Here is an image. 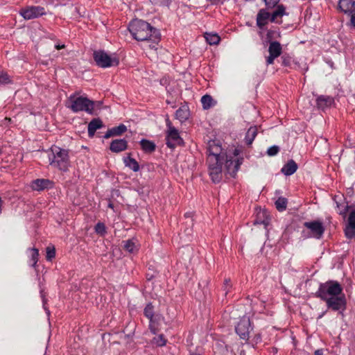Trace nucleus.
<instances>
[{"label": "nucleus", "instance_id": "f257e3e1", "mask_svg": "<svg viewBox=\"0 0 355 355\" xmlns=\"http://www.w3.org/2000/svg\"><path fill=\"white\" fill-rule=\"evenodd\" d=\"M226 153L224 152L219 141H209L207 146V159L209 174L215 183L219 182L223 178V164Z\"/></svg>", "mask_w": 355, "mask_h": 355}, {"label": "nucleus", "instance_id": "f03ea898", "mask_svg": "<svg viewBox=\"0 0 355 355\" xmlns=\"http://www.w3.org/2000/svg\"><path fill=\"white\" fill-rule=\"evenodd\" d=\"M128 29L137 41L153 40L154 43H156L160 38L159 33L156 28L141 19L132 21Z\"/></svg>", "mask_w": 355, "mask_h": 355}, {"label": "nucleus", "instance_id": "7ed1b4c3", "mask_svg": "<svg viewBox=\"0 0 355 355\" xmlns=\"http://www.w3.org/2000/svg\"><path fill=\"white\" fill-rule=\"evenodd\" d=\"M49 164L61 172H67L71 166L69 150L53 145L49 151Z\"/></svg>", "mask_w": 355, "mask_h": 355}, {"label": "nucleus", "instance_id": "20e7f679", "mask_svg": "<svg viewBox=\"0 0 355 355\" xmlns=\"http://www.w3.org/2000/svg\"><path fill=\"white\" fill-rule=\"evenodd\" d=\"M66 106L73 112L85 111L92 114L94 110V102L86 97L71 95L67 102Z\"/></svg>", "mask_w": 355, "mask_h": 355}, {"label": "nucleus", "instance_id": "39448f33", "mask_svg": "<svg viewBox=\"0 0 355 355\" xmlns=\"http://www.w3.org/2000/svg\"><path fill=\"white\" fill-rule=\"evenodd\" d=\"M285 14V7L283 5H278L277 9L271 15L264 9H261L257 16V25L262 28L267 24L270 17V21L274 22L277 17H282Z\"/></svg>", "mask_w": 355, "mask_h": 355}, {"label": "nucleus", "instance_id": "423d86ee", "mask_svg": "<svg viewBox=\"0 0 355 355\" xmlns=\"http://www.w3.org/2000/svg\"><path fill=\"white\" fill-rule=\"evenodd\" d=\"M343 288L337 282H327L322 284L317 292V295L322 300L327 299L329 297L340 295Z\"/></svg>", "mask_w": 355, "mask_h": 355}, {"label": "nucleus", "instance_id": "0eeeda50", "mask_svg": "<svg viewBox=\"0 0 355 355\" xmlns=\"http://www.w3.org/2000/svg\"><path fill=\"white\" fill-rule=\"evenodd\" d=\"M94 60L96 64L102 68L117 66L119 63V60L116 57H111L103 51H94Z\"/></svg>", "mask_w": 355, "mask_h": 355}, {"label": "nucleus", "instance_id": "6e6552de", "mask_svg": "<svg viewBox=\"0 0 355 355\" xmlns=\"http://www.w3.org/2000/svg\"><path fill=\"white\" fill-rule=\"evenodd\" d=\"M167 125L168 129L166 134V145L170 148H174L176 146L182 144L183 141L178 130L171 125L169 121H167Z\"/></svg>", "mask_w": 355, "mask_h": 355}, {"label": "nucleus", "instance_id": "1a4fd4ad", "mask_svg": "<svg viewBox=\"0 0 355 355\" xmlns=\"http://www.w3.org/2000/svg\"><path fill=\"white\" fill-rule=\"evenodd\" d=\"M304 226L309 230V236L310 237L320 239L324 232V227L322 223L318 220L305 222Z\"/></svg>", "mask_w": 355, "mask_h": 355}, {"label": "nucleus", "instance_id": "9d476101", "mask_svg": "<svg viewBox=\"0 0 355 355\" xmlns=\"http://www.w3.org/2000/svg\"><path fill=\"white\" fill-rule=\"evenodd\" d=\"M20 15L26 20H30L45 15L44 8L40 6H29L21 9Z\"/></svg>", "mask_w": 355, "mask_h": 355}, {"label": "nucleus", "instance_id": "9b49d317", "mask_svg": "<svg viewBox=\"0 0 355 355\" xmlns=\"http://www.w3.org/2000/svg\"><path fill=\"white\" fill-rule=\"evenodd\" d=\"M323 300L326 302L327 307L334 311L344 310L346 306V300L343 295L329 297Z\"/></svg>", "mask_w": 355, "mask_h": 355}, {"label": "nucleus", "instance_id": "f8f14e48", "mask_svg": "<svg viewBox=\"0 0 355 355\" xmlns=\"http://www.w3.org/2000/svg\"><path fill=\"white\" fill-rule=\"evenodd\" d=\"M269 55L266 58V64H272L274 60L278 58L282 53V47L279 42L273 41L270 42L268 46Z\"/></svg>", "mask_w": 355, "mask_h": 355}, {"label": "nucleus", "instance_id": "ddd939ff", "mask_svg": "<svg viewBox=\"0 0 355 355\" xmlns=\"http://www.w3.org/2000/svg\"><path fill=\"white\" fill-rule=\"evenodd\" d=\"M224 161H225V168L226 172L230 174V176L234 177L241 164V161L236 157H230L229 158L227 155L225 156Z\"/></svg>", "mask_w": 355, "mask_h": 355}, {"label": "nucleus", "instance_id": "4468645a", "mask_svg": "<svg viewBox=\"0 0 355 355\" xmlns=\"http://www.w3.org/2000/svg\"><path fill=\"white\" fill-rule=\"evenodd\" d=\"M250 328V319L247 317H243L236 327V331L241 338L247 340L249 338Z\"/></svg>", "mask_w": 355, "mask_h": 355}, {"label": "nucleus", "instance_id": "2eb2a0df", "mask_svg": "<svg viewBox=\"0 0 355 355\" xmlns=\"http://www.w3.org/2000/svg\"><path fill=\"white\" fill-rule=\"evenodd\" d=\"M338 8L343 13L351 15L355 12V0H339Z\"/></svg>", "mask_w": 355, "mask_h": 355}, {"label": "nucleus", "instance_id": "dca6fc26", "mask_svg": "<svg viewBox=\"0 0 355 355\" xmlns=\"http://www.w3.org/2000/svg\"><path fill=\"white\" fill-rule=\"evenodd\" d=\"M51 185L52 182L48 179H37L32 182L31 187L35 191H42Z\"/></svg>", "mask_w": 355, "mask_h": 355}, {"label": "nucleus", "instance_id": "f3484780", "mask_svg": "<svg viewBox=\"0 0 355 355\" xmlns=\"http://www.w3.org/2000/svg\"><path fill=\"white\" fill-rule=\"evenodd\" d=\"M128 144L125 139H115L110 144V150L114 153H120L127 149Z\"/></svg>", "mask_w": 355, "mask_h": 355}, {"label": "nucleus", "instance_id": "a211bd4d", "mask_svg": "<svg viewBox=\"0 0 355 355\" xmlns=\"http://www.w3.org/2000/svg\"><path fill=\"white\" fill-rule=\"evenodd\" d=\"M103 125L102 121L97 118L92 119L88 124V135L92 137L96 130L100 129Z\"/></svg>", "mask_w": 355, "mask_h": 355}, {"label": "nucleus", "instance_id": "6ab92c4d", "mask_svg": "<svg viewBox=\"0 0 355 355\" xmlns=\"http://www.w3.org/2000/svg\"><path fill=\"white\" fill-rule=\"evenodd\" d=\"M297 169V165L293 159L289 160L282 168V172L285 175L293 174Z\"/></svg>", "mask_w": 355, "mask_h": 355}, {"label": "nucleus", "instance_id": "aec40b11", "mask_svg": "<svg viewBox=\"0 0 355 355\" xmlns=\"http://www.w3.org/2000/svg\"><path fill=\"white\" fill-rule=\"evenodd\" d=\"M334 103V98L330 96H320L317 98V105L319 108L324 109Z\"/></svg>", "mask_w": 355, "mask_h": 355}, {"label": "nucleus", "instance_id": "412c9836", "mask_svg": "<svg viewBox=\"0 0 355 355\" xmlns=\"http://www.w3.org/2000/svg\"><path fill=\"white\" fill-rule=\"evenodd\" d=\"M258 132V129L257 126L250 127L245 135V141L246 144L251 145L254 138L256 137Z\"/></svg>", "mask_w": 355, "mask_h": 355}, {"label": "nucleus", "instance_id": "4be33fe9", "mask_svg": "<svg viewBox=\"0 0 355 355\" xmlns=\"http://www.w3.org/2000/svg\"><path fill=\"white\" fill-rule=\"evenodd\" d=\"M124 164L125 166L130 168L133 171L137 172L139 170V165L137 160L130 155L123 159Z\"/></svg>", "mask_w": 355, "mask_h": 355}, {"label": "nucleus", "instance_id": "5701e85b", "mask_svg": "<svg viewBox=\"0 0 355 355\" xmlns=\"http://www.w3.org/2000/svg\"><path fill=\"white\" fill-rule=\"evenodd\" d=\"M141 148L146 153H152L155 150V144L149 140L142 139L140 141Z\"/></svg>", "mask_w": 355, "mask_h": 355}, {"label": "nucleus", "instance_id": "b1692460", "mask_svg": "<svg viewBox=\"0 0 355 355\" xmlns=\"http://www.w3.org/2000/svg\"><path fill=\"white\" fill-rule=\"evenodd\" d=\"M205 38L210 45L218 44L220 40V37L216 33H205Z\"/></svg>", "mask_w": 355, "mask_h": 355}, {"label": "nucleus", "instance_id": "393cba45", "mask_svg": "<svg viewBox=\"0 0 355 355\" xmlns=\"http://www.w3.org/2000/svg\"><path fill=\"white\" fill-rule=\"evenodd\" d=\"M201 103L204 109H209L214 105V100L210 95H204L201 98Z\"/></svg>", "mask_w": 355, "mask_h": 355}, {"label": "nucleus", "instance_id": "a878e982", "mask_svg": "<svg viewBox=\"0 0 355 355\" xmlns=\"http://www.w3.org/2000/svg\"><path fill=\"white\" fill-rule=\"evenodd\" d=\"M287 199L283 197H279L275 202V207L279 211H282L286 209Z\"/></svg>", "mask_w": 355, "mask_h": 355}, {"label": "nucleus", "instance_id": "bb28decb", "mask_svg": "<svg viewBox=\"0 0 355 355\" xmlns=\"http://www.w3.org/2000/svg\"><path fill=\"white\" fill-rule=\"evenodd\" d=\"M337 204V209H338V213L343 216L344 218L346 217L347 213L349 210V206L347 205L343 204H339L338 202H336Z\"/></svg>", "mask_w": 355, "mask_h": 355}, {"label": "nucleus", "instance_id": "cd10ccee", "mask_svg": "<svg viewBox=\"0 0 355 355\" xmlns=\"http://www.w3.org/2000/svg\"><path fill=\"white\" fill-rule=\"evenodd\" d=\"M144 315L145 316L148 318L150 322L153 320L154 313H153V306L152 304L149 303L147 304V306L144 309Z\"/></svg>", "mask_w": 355, "mask_h": 355}, {"label": "nucleus", "instance_id": "c85d7f7f", "mask_svg": "<svg viewBox=\"0 0 355 355\" xmlns=\"http://www.w3.org/2000/svg\"><path fill=\"white\" fill-rule=\"evenodd\" d=\"M112 130L114 136H119L127 130V128L125 125L121 124L119 126L112 128Z\"/></svg>", "mask_w": 355, "mask_h": 355}, {"label": "nucleus", "instance_id": "c756f323", "mask_svg": "<svg viewBox=\"0 0 355 355\" xmlns=\"http://www.w3.org/2000/svg\"><path fill=\"white\" fill-rule=\"evenodd\" d=\"M46 259L51 261L55 257V248L53 245L48 246L46 248Z\"/></svg>", "mask_w": 355, "mask_h": 355}, {"label": "nucleus", "instance_id": "7c9ffc66", "mask_svg": "<svg viewBox=\"0 0 355 355\" xmlns=\"http://www.w3.org/2000/svg\"><path fill=\"white\" fill-rule=\"evenodd\" d=\"M345 234L348 239L354 238L355 236V226L347 225L345 229Z\"/></svg>", "mask_w": 355, "mask_h": 355}, {"label": "nucleus", "instance_id": "2f4dec72", "mask_svg": "<svg viewBox=\"0 0 355 355\" xmlns=\"http://www.w3.org/2000/svg\"><path fill=\"white\" fill-rule=\"evenodd\" d=\"M123 248L126 251L133 252L136 249V245L132 240H128L124 241Z\"/></svg>", "mask_w": 355, "mask_h": 355}, {"label": "nucleus", "instance_id": "473e14b6", "mask_svg": "<svg viewBox=\"0 0 355 355\" xmlns=\"http://www.w3.org/2000/svg\"><path fill=\"white\" fill-rule=\"evenodd\" d=\"M10 83H11V80L7 73L0 71V85Z\"/></svg>", "mask_w": 355, "mask_h": 355}, {"label": "nucleus", "instance_id": "72a5a7b5", "mask_svg": "<svg viewBox=\"0 0 355 355\" xmlns=\"http://www.w3.org/2000/svg\"><path fill=\"white\" fill-rule=\"evenodd\" d=\"M175 115L177 118L181 120H185L188 118L187 111L182 108H180L176 111Z\"/></svg>", "mask_w": 355, "mask_h": 355}, {"label": "nucleus", "instance_id": "f704fd0d", "mask_svg": "<svg viewBox=\"0 0 355 355\" xmlns=\"http://www.w3.org/2000/svg\"><path fill=\"white\" fill-rule=\"evenodd\" d=\"M95 231L100 234H104L106 232V228L103 223H98L95 226Z\"/></svg>", "mask_w": 355, "mask_h": 355}, {"label": "nucleus", "instance_id": "c9c22d12", "mask_svg": "<svg viewBox=\"0 0 355 355\" xmlns=\"http://www.w3.org/2000/svg\"><path fill=\"white\" fill-rule=\"evenodd\" d=\"M33 253L31 255V259L33 261V266L35 267L37 261H38V257H39V250L37 248H33L32 249Z\"/></svg>", "mask_w": 355, "mask_h": 355}, {"label": "nucleus", "instance_id": "e433bc0d", "mask_svg": "<svg viewBox=\"0 0 355 355\" xmlns=\"http://www.w3.org/2000/svg\"><path fill=\"white\" fill-rule=\"evenodd\" d=\"M155 343L158 346H164L166 345V340L163 335H159L157 337H155L153 339Z\"/></svg>", "mask_w": 355, "mask_h": 355}, {"label": "nucleus", "instance_id": "4c0bfd02", "mask_svg": "<svg viewBox=\"0 0 355 355\" xmlns=\"http://www.w3.org/2000/svg\"><path fill=\"white\" fill-rule=\"evenodd\" d=\"M279 146H272L268 149L267 154L269 156H275L279 153Z\"/></svg>", "mask_w": 355, "mask_h": 355}, {"label": "nucleus", "instance_id": "58836bf2", "mask_svg": "<svg viewBox=\"0 0 355 355\" xmlns=\"http://www.w3.org/2000/svg\"><path fill=\"white\" fill-rule=\"evenodd\" d=\"M268 8H274L280 0H263Z\"/></svg>", "mask_w": 355, "mask_h": 355}, {"label": "nucleus", "instance_id": "ea45409f", "mask_svg": "<svg viewBox=\"0 0 355 355\" xmlns=\"http://www.w3.org/2000/svg\"><path fill=\"white\" fill-rule=\"evenodd\" d=\"M348 225L355 226V210H353L349 214Z\"/></svg>", "mask_w": 355, "mask_h": 355}, {"label": "nucleus", "instance_id": "a19ab883", "mask_svg": "<svg viewBox=\"0 0 355 355\" xmlns=\"http://www.w3.org/2000/svg\"><path fill=\"white\" fill-rule=\"evenodd\" d=\"M152 3L157 6L167 5L170 0H149Z\"/></svg>", "mask_w": 355, "mask_h": 355}, {"label": "nucleus", "instance_id": "79ce46f5", "mask_svg": "<svg viewBox=\"0 0 355 355\" xmlns=\"http://www.w3.org/2000/svg\"><path fill=\"white\" fill-rule=\"evenodd\" d=\"M282 64L284 66H289L291 62V58L288 55H284L282 57Z\"/></svg>", "mask_w": 355, "mask_h": 355}, {"label": "nucleus", "instance_id": "37998d69", "mask_svg": "<svg viewBox=\"0 0 355 355\" xmlns=\"http://www.w3.org/2000/svg\"><path fill=\"white\" fill-rule=\"evenodd\" d=\"M148 45L145 47L146 49V48H148L150 49H156V45H157L158 44V42L159 41V40L156 42V43H154V41L153 40H148Z\"/></svg>", "mask_w": 355, "mask_h": 355}, {"label": "nucleus", "instance_id": "c03bdc74", "mask_svg": "<svg viewBox=\"0 0 355 355\" xmlns=\"http://www.w3.org/2000/svg\"><path fill=\"white\" fill-rule=\"evenodd\" d=\"M113 136H114V135L113 134L112 129H110V130H107V132L105 133L104 137L105 139H107V138H110V137H113Z\"/></svg>", "mask_w": 355, "mask_h": 355}, {"label": "nucleus", "instance_id": "a18cd8bd", "mask_svg": "<svg viewBox=\"0 0 355 355\" xmlns=\"http://www.w3.org/2000/svg\"><path fill=\"white\" fill-rule=\"evenodd\" d=\"M351 23L355 27V11L351 14Z\"/></svg>", "mask_w": 355, "mask_h": 355}, {"label": "nucleus", "instance_id": "49530a36", "mask_svg": "<svg viewBox=\"0 0 355 355\" xmlns=\"http://www.w3.org/2000/svg\"><path fill=\"white\" fill-rule=\"evenodd\" d=\"M65 46H64V44H62V45H60V44L55 45V49H58V50L62 49Z\"/></svg>", "mask_w": 355, "mask_h": 355}, {"label": "nucleus", "instance_id": "de8ad7c7", "mask_svg": "<svg viewBox=\"0 0 355 355\" xmlns=\"http://www.w3.org/2000/svg\"><path fill=\"white\" fill-rule=\"evenodd\" d=\"M314 355H322V350L318 349L315 352Z\"/></svg>", "mask_w": 355, "mask_h": 355}, {"label": "nucleus", "instance_id": "09e8293b", "mask_svg": "<svg viewBox=\"0 0 355 355\" xmlns=\"http://www.w3.org/2000/svg\"><path fill=\"white\" fill-rule=\"evenodd\" d=\"M230 279H225V284L227 285V286H230Z\"/></svg>", "mask_w": 355, "mask_h": 355}, {"label": "nucleus", "instance_id": "8fccbe9b", "mask_svg": "<svg viewBox=\"0 0 355 355\" xmlns=\"http://www.w3.org/2000/svg\"><path fill=\"white\" fill-rule=\"evenodd\" d=\"M1 211H2V200H1V198H0V214L1 213Z\"/></svg>", "mask_w": 355, "mask_h": 355}, {"label": "nucleus", "instance_id": "3c124183", "mask_svg": "<svg viewBox=\"0 0 355 355\" xmlns=\"http://www.w3.org/2000/svg\"><path fill=\"white\" fill-rule=\"evenodd\" d=\"M1 153H2V150H1V148H0V155H1Z\"/></svg>", "mask_w": 355, "mask_h": 355}, {"label": "nucleus", "instance_id": "603ef678", "mask_svg": "<svg viewBox=\"0 0 355 355\" xmlns=\"http://www.w3.org/2000/svg\"><path fill=\"white\" fill-rule=\"evenodd\" d=\"M189 213H188V214H186V216L189 217Z\"/></svg>", "mask_w": 355, "mask_h": 355}, {"label": "nucleus", "instance_id": "864d4df0", "mask_svg": "<svg viewBox=\"0 0 355 355\" xmlns=\"http://www.w3.org/2000/svg\"><path fill=\"white\" fill-rule=\"evenodd\" d=\"M189 213H188V214H186V216L189 217Z\"/></svg>", "mask_w": 355, "mask_h": 355}, {"label": "nucleus", "instance_id": "5fc2aeb1", "mask_svg": "<svg viewBox=\"0 0 355 355\" xmlns=\"http://www.w3.org/2000/svg\"><path fill=\"white\" fill-rule=\"evenodd\" d=\"M151 330L153 331V334H155V331L152 328Z\"/></svg>", "mask_w": 355, "mask_h": 355}]
</instances>
